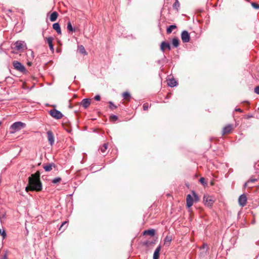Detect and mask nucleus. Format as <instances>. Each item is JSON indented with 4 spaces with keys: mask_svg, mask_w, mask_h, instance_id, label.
I'll use <instances>...</instances> for the list:
<instances>
[{
    "mask_svg": "<svg viewBox=\"0 0 259 259\" xmlns=\"http://www.w3.org/2000/svg\"><path fill=\"white\" fill-rule=\"evenodd\" d=\"M42 190V184L40 180V172L37 171L28 178V186L25 188L26 192L29 191H40Z\"/></svg>",
    "mask_w": 259,
    "mask_h": 259,
    "instance_id": "nucleus-1",
    "label": "nucleus"
},
{
    "mask_svg": "<svg viewBox=\"0 0 259 259\" xmlns=\"http://www.w3.org/2000/svg\"><path fill=\"white\" fill-rule=\"evenodd\" d=\"M25 126V124L21 121L15 122L13 123L11 126L10 129L11 130V133H14L18 132L24 128Z\"/></svg>",
    "mask_w": 259,
    "mask_h": 259,
    "instance_id": "nucleus-2",
    "label": "nucleus"
},
{
    "mask_svg": "<svg viewBox=\"0 0 259 259\" xmlns=\"http://www.w3.org/2000/svg\"><path fill=\"white\" fill-rule=\"evenodd\" d=\"M13 65L15 69L23 73L26 71V69L22 63L17 61H14L13 62Z\"/></svg>",
    "mask_w": 259,
    "mask_h": 259,
    "instance_id": "nucleus-3",
    "label": "nucleus"
},
{
    "mask_svg": "<svg viewBox=\"0 0 259 259\" xmlns=\"http://www.w3.org/2000/svg\"><path fill=\"white\" fill-rule=\"evenodd\" d=\"M49 113L53 118L57 119H61L63 117L62 113L55 109L51 110Z\"/></svg>",
    "mask_w": 259,
    "mask_h": 259,
    "instance_id": "nucleus-4",
    "label": "nucleus"
},
{
    "mask_svg": "<svg viewBox=\"0 0 259 259\" xmlns=\"http://www.w3.org/2000/svg\"><path fill=\"white\" fill-rule=\"evenodd\" d=\"M203 202L204 204L207 206H211L214 202L212 196L208 195H204L203 196Z\"/></svg>",
    "mask_w": 259,
    "mask_h": 259,
    "instance_id": "nucleus-5",
    "label": "nucleus"
},
{
    "mask_svg": "<svg viewBox=\"0 0 259 259\" xmlns=\"http://www.w3.org/2000/svg\"><path fill=\"white\" fill-rule=\"evenodd\" d=\"M26 47L24 41H17L14 44V48L17 51H22Z\"/></svg>",
    "mask_w": 259,
    "mask_h": 259,
    "instance_id": "nucleus-6",
    "label": "nucleus"
},
{
    "mask_svg": "<svg viewBox=\"0 0 259 259\" xmlns=\"http://www.w3.org/2000/svg\"><path fill=\"white\" fill-rule=\"evenodd\" d=\"M181 39L183 42H188L190 39V34L186 30H184L181 33Z\"/></svg>",
    "mask_w": 259,
    "mask_h": 259,
    "instance_id": "nucleus-7",
    "label": "nucleus"
},
{
    "mask_svg": "<svg viewBox=\"0 0 259 259\" xmlns=\"http://www.w3.org/2000/svg\"><path fill=\"white\" fill-rule=\"evenodd\" d=\"M247 202V198L245 194H242L238 199V202L240 206H244Z\"/></svg>",
    "mask_w": 259,
    "mask_h": 259,
    "instance_id": "nucleus-8",
    "label": "nucleus"
},
{
    "mask_svg": "<svg viewBox=\"0 0 259 259\" xmlns=\"http://www.w3.org/2000/svg\"><path fill=\"white\" fill-rule=\"evenodd\" d=\"M48 139L50 144L52 146L54 144L55 139L53 133L52 131H49L47 133Z\"/></svg>",
    "mask_w": 259,
    "mask_h": 259,
    "instance_id": "nucleus-9",
    "label": "nucleus"
},
{
    "mask_svg": "<svg viewBox=\"0 0 259 259\" xmlns=\"http://www.w3.org/2000/svg\"><path fill=\"white\" fill-rule=\"evenodd\" d=\"M234 128L233 125L231 124H229L226 125L225 127L223 128L222 133L223 135L227 134L230 133Z\"/></svg>",
    "mask_w": 259,
    "mask_h": 259,
    "instance_id": "nucleus-10",
    "label": "nucleus"
},
{
    "mask_svg": "<svg viewBox=\"0 0 259 259\" xmlns=\"http://www.w3.org/2000/svg\"><path fill=\"white\" fill-rule=\"evenodd\" d=\"M167 49L168 50H171V47L169 43L165 41H162L160 45V50L164 52V51Z\"/></svg>",
    "mask_w": 259,
    "mask_h": 259,
    "instance_id": "nucleus-11",
    "label": "nucleus"
},
{
    "mask_svg": "<svg viewBox=\"0 0 259 259\" xmlns=\"http://www.w3.org/2000/svg\"><path fill=\"white\" fill-rule=\"evenodd\" d=\"M193 198L190 194H188L186 197L187 206L188 208L191 207L193 204Z\"/></svg>",
    "mask_w": 259,
    "mask_h": 259,
    "instance_id": "nucleus-12",
    "label": "nucleus"
},
{
    "mask_svg": "<svg viewBox=\"0 0 259 259\" xmlns=\"http://www.w3.org/2000/svg\"><path fill=\"white\" fill-rule=\"evenodd\" d=\"M91 104V100L89 99H83L80 103L84 108L86 109L89 107Z\"/></svg>",
    "mask_w": 259,
    "mask_h": 259,
    "instance_id": "nucleus-13",
    "label": "nucleus"
},
{
    "mask_svg": "<svg viewBox=\"0 0 259 259\" xmlns=\"http://www.w3.org/2000/svg\"><path fill=\"white\" fill-rule=\"evenodd\" d=\"M167 85L170 87H174L177 85V81L173 78H169L167 80Z\"/></svg>",
    "mask_w": 259,
    "mask_h": 259,
    "instance_id": "nucleus-14",
    "label": "nucleus"
},
{
    "mask_svg": "<svg viewBox=\"0 0 259 259\" xmlns=\"http://www.w3.org/2000/svg\"><path fill=\"white\" fill-rule=\"evenodd\" d=\"M53 28L55 30L58 34H61V29L60 26L58 23H55L53 24Z\"/></svg>",
    "mask_w": 259,
    "mask_h": 259,
    "instance_id": "nucleus-15",
    "label": "nucleus"
},
{
    "mask_svg": "<svg viewBox=\"0 0 259 259\" xmlns=\"http://www.w3.org/2000/svg\"><path fill=\"white\" fill-rule=\"evenodd\" d=\"M161 250L160 246H158L155 250L153 254V259H158L159 257V252Z\"/></svg>",
    "mask_w": 259,
    "mask_h": 259,
    "instance_id": "nucleus-16",
    "label": "nucleus"
},
{
    "mask_svg": "<svg viewBox=\"0 0 259 259\" xmlns=\"http://www.w3.org/2000/svg\"><path fill=\"white\" fill-rule=\"evenodd\" d=\"M53 167H55V165L53 163H49L48 165L43 166V168L46 171H50Z\"/></svg>",
    "mask_w": 259,
    "mask_h": 259,
    "instance_id": "nucleus-17",
    "label": "nucleus"
},
{
    "mask_svg": "<svg viewBox=\"0 0 259 259\" xmlns=\"http://www.w3.org/2000/svg\"><path fill=\"white\" fill-rule=\"evenodd\" d=\"M47 41L49 44L50 50L53 52L54 51V47L53 45V38L52 37H49L46 38Z\"/></svg>",
    "mask_w": 259,
    "mask_h": 259,
    "instance_id": "nucleus-18",
    "label": "nucleus"
},
{
    "mask_svg": "<svg viewBox=\"0 0 259 259\" xmlns=\"http://www.w3.org/2000/svg\"><path fill=\"white\" fill-rule=\"evenodd\" d=\"M58 17V14L57 12H53L50 17V20L52 22L55 21Z\"/></svg>",
    "mask_w": 259,
    "mask_h": 259,
    "instance_id": "nucleus-19",
    "label": "nucleus"
},
{
    "mask_svg": "<svg viewBox=\"0 0 259 259\" xmlns=\"http://www.w3.org/2000/svg\"><path fill=\"white\" fill-rule=\"evenodd\" d=\"M155 231L154 229H150L145 230L143 232L144 235H149L151 236H153L155 235Z\"/></svg>",
    "mask_w": 259,
    "mask_h": 259,
    "instance_id": "nucleus-20",
    "label": "nucleus"
},
{
    "mask_svg": "<svg viewBox=\"0 0 259 259\" xmlns=\"http://www.w3.org/2000/svg\"><path fill=\"white\" fill-rule=\"evenodd\" d=\"M171 239H172L170 236H166V237L164 239V244L165 246H168L170 244Z\"/></svg>",
    "mask_w": 259,
    "mask_h": 259,
    "instance_id": "nucleus-21",
    "label": "nucleus"
},
{
    "mask_svg": "<svg viewBox=\"0 0 259 259\" xmlns=\"http://www.w3.org/2000/svg\"><path fill=\"white\" fill-rule=\"evenodd\" d=\"M172 44L175 47L177 48L179 45V40L177 37H175L172 40Z\"/></svg>",
    "mask_w": 259,
    "mask_h": 259,
    "instance_id": "nucleus-22",
    "label": "nucleus"
},
{
    "mask_svg": "<svg viewBox=\"0 0 259 259\" xmlns=\"http://www.w3.org/2000/svg\"><path fill=\"white\" fill-rule=\"evenodd\" d=\"M67 28L69 31H70V32L75 31V29L72 27L70 21L68 22L67 25Z\"/></svg>",
    "mask_w": 259,
    "mask_h": 259,
    "instance_id": "nucleus-23",
    "label": "nucleus"
},
{
    "mask_svg": "<svg viewBox=\"0 0 259 259\" xmlns=\"http://www.w3.org/2000/svg\"><path fill=\"white\" fill-rule=\"evenodd\" d=\"M177 28V26L175 25H171L169 26L168 27H167L166 29V32L168 34L170 33L172 30L174 29H176Z\"/></svg>",
    "mask_w": 259,
    "mask_h": 259,
    "instance_id": "nucleus-24",
    "label": "nucleus"
},
{
    "mask_svg": "<svg viewBox=\"0 0 259 259\" xmlns=\"http://www.w3.org/2000/svg\"><path fill=\"white\" fill-rule=\"evenodd\" d=\"M180 6V4L178 0H176L175 2L172 5V8L176 10L177 11H178V9Z\"/></svg>",
    "mask_w": 259,
    "mask_h": 259,
    "instance_id": "nucleus-25",
    "label": "nucleus"
},
{
    "mask_svg": "<svg viewBox=\"0 0 259 259\" xmlns=\"http://www.w3.org/2000/svg\"><path fill=\"white\" fill-rule=\"evenodd\" d=\"M108 148V144L106 143H104L101 147H100V150L101 151L104 153L106 152V150Z\"/></svg>",
    "mask_w": 259,
    "mask_h": 259,
    "instance_id": "nucleus-26",
    "label": "nucleus"
},
{
    "mask_svg": "<svg viewBox=\"0 0 259 259\" xmlns=\"http://www.w3.org/2000/svg\"><path fill=\"white\" fill-rule=\"evenodd\" d=\"M122 96L125 100H130L131 98V95L128 92H124L122 94Z\"/></svg>",
    "mask_w": 259,
    "mask_h": 259,
    "instance_id": "nucleus-27",
    "label": "nucleus"
},
{
    "mask_svg": "<svg viewBox=\"0 0 259 259\" xmlns=\"http://www.w3.org/2000/svg\"><path fill=\"white\" fill-rule=\"evenodd\" d=\"M257 181V179H250L249 181H248L247 182H246L245 184H244V187H247L248 186V184L250 183V182H255Z\"/></svg>",
    "mask_w": 259,
    "mask_h": 259,
    "instance_id": "nucleus-28",
    "label": "nucleus"
},
{
    "mask_svg": "<svg viewBox=\"0 0 259 259\" xmlns=\"http://www.w3.org/2000/svg\"><path fill=\"white\" fill-rule=\"evenodd\" d=\"M109 108L113 110V109H115L117 108V106L115 105H114L112 102L109 101Z\"/></svg>",
    "mask_w": 259,
    "mask_h": 259,
    "instance_id": "nucleus-29",
    "label": "nucleus"
},
{
    "mask_svg": "<svg viewBox=\"0 0 259 259\" xmlns=\"http://www.w3.org/2000/svg\"><path fill=\"white\" fill-rule=\"evenodd\" d=\"M79 51L80 53H81V54H85V55L87 54L85 49L82 46H80L79 47Z\"/></svg>",
    "mask_w": 259,
    "mask_h": 259,
    "instance_id": "nucleus-30",
    "label": "nucleus"
},
{
    "mask_svg": "<svg viewBox=\"0 0 259 259\" xmlns=\"http://www.w3.org/2000/svg\"><path fill=\"white\" fill-rule=\"evenodd\" d=\"M192 193L194 198V201H198L199 200V197H198V195L196 194V193L194 191H193L192 192Z\"/></svg>",
    "mask_w": 259,
    "mask_h": 259,
    "instance_id": "nucleus-31",
    "label": "nucleus"
},
{
    "mask_svg": "<svg viewBox=\"0 0 259 259\" xmlns=\"http://www.w3.org/2000/svg\"><path fill=\"white\" fill-rule=\"evenodd\" d=\"M251 5L252 6V7L255 9H259V5L257 4V3L252 2L251 3Z\"/></svg>",
    "mask_w": 259,
    "mask_h": 259,
    "instance_id": "nucleus-32",
    "label": "nucleus"
},
{
    "mask_svg": "<svg viewBox=\"0 0 259 259\" xmlns=\"http://www.w3.org/2000/svg\"><path fill=\"white\" fill-rule=\"evenodd\" d=\"M61 180V179L60 178H56L54 179L52 181V183L54 184L57 183L58 182H60Z\"/></svg>",
    "mask_w": 259,
    "mask_h": 259,
    "instance_id": "nucleus-33",
    "label": "nucleus"
},
{
    "mask_svg": "<svg viewBox=\"0 0 259 259\" xmlns=\"http://www.w3.org/2000/svg\"><path fill=\"white\" fill-rule=\"evenodd\" d=\"M199 182L203 185L206 184V183L205 182V179L204 178H201L199 180Z\"/></svg>",
    "mask_w": 259,
    "mask_h": 259,
    "instance_id": "nucleus-34",
    "label": "nucleus"
},
{
    "mask_svg": "<svg viewBox=\"0 0 259 259\" xmlns=\"http://www.w3.org/2000/svg\"><path fill=\"white\" fill-rule=\"evenodd\" d=\"M101 99L100 96L99 95H97L95 96L94 99L96 101H100Z\"/></svg>",
    "mask_w": 259,
    "mask_h": 259,
    "instance_id": "nucleus-35",
    "label": "nucleus"
},
{
    "mask_svg": "<svg viewBox=\"0 0 259 259\" xmlns=\"http://www.w3.org/2000/svg\"><path fill=\"white\" fill-rule=\"evenodd\" d=\"M254 92L259 95V85L258 86H257L254 89Z\"/></svg>",
    "mask_w": 259,
    "mask_h": 259,
    "instance_id": "nucleus-36",
    "label": "nucleus"
},
{
    "mask_svg": "<svg viewBox=\"0 0 259 259\" xmlns=\"http://www.w3.org/2000/svg\"><path fill=\"white\" fill-rule=\"evenodd\" d=\"M143 107L144 110H147L148 109V105L146 103L144 104Z\"/></svg>",
    "mask_w": 259,
    "mask_h": 259,
    "instance_id": "nucleus-37",
    "label": "nucleus"
},
{
    "mask_svg": "<svg viewBox=\"0 0 259 259\" xmlns=\"http://www.w3.org/2000/svg\"><path fill=\"white\" fill-rule=\"evenodd\" d=\"M110 118L114 120H116L117 119V116L116 115H113L110 116Z\"/></svg>",
    "mask_w": 259,
    "mask_h": 259,
    "instance_id": "nucleus-38",
    "label": "nucleus"
},
{
    "mask_svg": "<svg viewBox=\"0 0 259 259\" xmlns=\"http://www.w3.org/2000/svg\"><path fill=\"white\" fill-rule=\"evenodd\" d=\"M1 234L4 238H5L7 236L6 233L5 232V231H4L3 232H1Z\"/></svg>",
    "mask_w": 259,
    "mask_h": 259,
    "instance_id": "nucleus-39",
    "label": "nucleus"
},
{
    "mask_svg": "<svg viewBox=\"0 0 259 259\" xmlns=\"http://www.w3.org/2000/svg\"><path fill=\"white\" fill-rule=\"evenodd\" d=\"M66 224H67V222H63V223L62 224V225H61V227H60L59 230H61V229H62V228L63 227V226H64L65 225H66Z\"/></svg>",
    "mask_w": 259,
    "mask_h": 259,
    "instance_id": "nucleus-40",
    "label": "nucleus"
},
{
    "mask_svg": "<svg viewBox=\"0 0 259 259\" xmlns=\"http://www.w3.org/2000/svg\"><path fill=\"white\" fill-rule=\"evenodd\" d=\"M2 259H8L7 255L5 254L2 257Z\"/></svg>",
    "mask_w": 259,
    "mask_h": 259,
    "instance_id": "nucleus-41",
    "label": "nucleus"
},
{
    "mask_svg": "<svg viewBox=\"0 0 259 259\" xmlns=\"http://www.w3.org/2000/svg\"><path fill=\"white\" fill-rule=\"evenodd\" d=\"M235 110L236 111H239V112H242V110L241 109H240V108H237V109H236Z\"/></svg>",
    "mask_w": 259,
    "mask_h": 259,
    "instance_id": "nucleus-42",
    "label": "nucleus"
},
{
    "mask_svg": "<svg viewBox=\"0 0 259 259\" xmlns=\"http://www.w3.org/2000/svg\"><path fill=\"white\" fill-rule=\"evenodd\" d=\"M258 109H259V107H258Z\"/></svg>",
    "mask_w": 259,
    "mask_h": 259,
    "instance_id": "nucleus-43",
    "label": "nucleus"
}]
</instances>
